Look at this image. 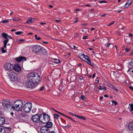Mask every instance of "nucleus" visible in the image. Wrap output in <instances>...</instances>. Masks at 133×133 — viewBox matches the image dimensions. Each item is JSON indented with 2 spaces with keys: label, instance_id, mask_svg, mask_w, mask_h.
I'll list each match as a JSON object with an SVG mask.
<instances>
[{
  "label": "nucleus",
  "instance_id": "1",
  "mask_svg": "<svg viewBox=\"0 0 133 133\" xmlns=\"http://www.w3.org/2000/svg\"><path fill=\"white\" fill-rule=\"evenodd\" d=\"M35 73L32 72L30 73L27 76V82H26V86L30 88H34L35 86H34V78Z\"/></svg>",
  "mask_w": 133,
  "mask_h": 133
},
{
  "label": "nucleus",
  "instance_id": "2",
  "mask_svg": "<svg viewBox=\"0 0 133 133\" xmlns=\"http://www.w3.org/2000/svg\"><path fill=\"white\" fill-rule=\"evenodd\" d=\"M22 101L20 100L14 101L12 105V109L17 111H20L22 109V106L23 105Z\"/></svg>",
  "mask_w": 133,
  "mask_h": 133
},
{
  "label": "nucleus",
  "instance_id": "3",
  "mask_svg": "<svg viewBox=\"0 0 133 133\" xmlns=\"http://www.w3.org/2000/svg\"><path fill=\"white\" fill-rule=\"evenodd\" d=\"M50 116L47 114L45 113L40 115L39 122L45 124L50 121Z\"/></svg>",
  "mask_w": 133,
  "mask_h": 133
},
{
  "label": "nucleus",
  "instance_id": "4",
  "mask_svg": "<svg viewBox=\"0 0 133 133\" xmlns=\"http://www.w3.org/2000/svg\"><path fill=\"white\" fill-rule=\"evenodd\" d=\"M32 104L30 102H27L24 104L22 108L23 111L25 112H29L31 110Z\"/></svg>",
  "mask_w": 133,
  "mask_h": 133
},
{
  "label": "nucleus",
  "instance_id": "5",
  "mask_svg": "<svg viewBox=\"0 0 133 133\" xmlns=\"http://www.w3.org/2000/svg\"><path fill=\"white\" fill-rule=\"evenodd\" d=\"M2 104L4 107V110L6 111H9L11 109H12V105L8 101H4L3 102Z\"/></svg>",
  "mask_w": 133,
  "mask_h": 133
},
{
  "label": "nucleus",
  "instance_id": "6",
  "mask_svg": "<svg viewBox=\"0 0 133 133\" xmlns=\"http://www.w3.org/2000/svg\"><path fill=\"white\" fill-rule=\"evenodd\" d=\"M9 78L12 81H15L17 79V74L14 72L13 71H11L10 73H8Z\"/></svg>",
  "mask_w": 133,
  "mask_h": 133
},
{
  "label": "nucleus",
  "instance_id": "7",
  "mask_svg": "<svg viewBox=\"0 0 133 133\" xmlns=\"http://www.w3.org/2000/svg\"><path fill=\"white\" fill-rule=\"evenodd\" d=\"M3 66L5 70L8 72L11 71L13 68V64L10 63H7L5 64Z\"/></svg>",
  "mask_w": 133,
  "mask_h": 133
},
{
  "label": "nucleus",
  "instance_id": "8",
  "mask_svg": "<svg viewBox=\"0 0 133 133\" xmlns=\"http://www.w3.org/2000/svg\"><path fill=\"white\" fill-rule=\"evenodd\" d=\"M82 56H83L84 58L83 60L87 62L88 64L90 65L93 68H95V65L94 64L91 63L90 58L87 56L84 55V54L82 55Z\"/></svg>",
  "mask_w": 133,
  "mask_h": 133
},
{
  "label": "nucleus",
  "instance_id": "9",
  "mask_svg": "<svg viewBox=\"0 0 133 133\" xmlns=\"http://www.w3.org/2000/svg\"><path fill=\"white\" fill-rule=\"evenodd\" d=\"M31 119L34 122H38L40 121V115L37 114L35 115L32 116Z\"/></svg>",
  "mask_w": 133,
  "mask_h": 133
},
{
  "label": "nucleus",
  "instance_id": "10",
  "mask_svg": "<svg viewBox=\"0 0 133 133\" xmlns=\"http://www.w3.org/2000/svg\"><path fill=\"white\" fill-rule=\"evenodd\" d=\"M34 79L35 81L34 82V84L35 83H39L41 79L39 75L37 73H35L34 75Z\"/></svg>",
  "mask_w": 133,
  "mask_h": 133
},
{
  "label": "nucleus",
  "instance_id": "11",
  "mask_svg": "<svg viewBox=\"0 0 133 133\" xmlns=\"http://www.w3.org/2000/svg\"><path fill=\"white\" fill-rule=\"evenodd\" d=\"M41 47L39 45L35 46L32 48V51L35 53L39 52Z\"/></svg>",
  "mask_w": 133,
  "mask_h": 133
},
{
  "label": "nucleus",
  "instance_id": "12",
  "mask_svg": "<svg viewBox=\"0 0 133 133\" xmlns=\"http://www.w3.org/2000/svg\"><path fill=\"white\" fill-rule=\"evenodd\" d=\"M13 69L15 71L19 72L21 71V67L18 64H15L13 65Z\"/></svg>",
  "mask_w": 133,
  "mask_h": 133
},
{
  "label": "nucleus",
  "instance_id": "13",
  "mask_svg": "<svg viewBox=\"0 0 133 133\" xmlns=\"http://www.w3.org/2000/svg\"><path fill=\"white\" fill-rule=\"evenodd\" d=\"M127 109L128 111H130L133 114V104H129Z\"/></svg>",
  "mask_w": 133,
  "mask_h": 133
},
{
  "label": "nucleus",
  "instance_id": "14",
  "mask_svg": "<svg viewBox=\"0 0 133 133\" xmlns=\"http://www.w3.org/2000/svg\"><path fill=\"white\" fill-rule=\"evenodd\" d=\"M16 60L18 62H20L22 60H26V58L22 57L19 56L16 58Z\"/></svg>",
  "mask_w": 133,
  "mask_h": 133
},
{
  "label": "nucleus",
  "instance_id": "15",
  "mask_svg": "<svg viewBox=\"0 0 133 133\" xmlns=\"http://www.w3.org/2000/svg\"><path fill=\"white\" fill-rule=\"evenodd\" d=\"M128 128L130 130H133V121L130 122L128 124Z\"/></svg>",
  "mask_w": 133,
  "mask_h": 133
},
{
  "label": "nucleus",
  "instance_id": "16",
  "mask_svg": "<svg viewBox=\"0 0 133 133\" xmlns=\"http://www.w3.org/2000/svg\"><path fill=\"white\" fill-rule=\"evenodd\" d=\"M40 52L44 55L46 54L47 53V51L46 50L43 48L41 47L40 50Z\"/></svg>",
  "mask_w": 133,
  "mask_h": 133
},
{
  "label": "nucleus",
  "instance_id": "17",
  "mask_svg": "<svg viewBox=\"0 0 133 133\" xmlns=\"http://www.w3.org/2000/svg\"><path fill=\"white\" fill-rule=\"evenodd\" d=\"M5 118L2 117H0V125H3L5 123Z\"/></svg>",
  "mask_w": 133,
  "mask_h": 133
},
{
  "label": "nucleus",
  "instance_id": "18",
  "mask_svg": "<svg viewBox=\"0 0 133 133\" xmlns=\"http://www.w3.org/2000/svg\"><path fill=\"white\" fill-rule=\"evenodd\" d=\"M131 38L129 36H125L124 37V40L125 42L128 43H129L131 40Z\"/></svg>",
  "mask_w": 133,
  "mask_h": 133
},
{
  "label": "nucleus",
  "instance_id": "19",
  "mask_svg": "<svg viewBox=\"0 0 133 133\" xmlns=\"http://www.w3.org/2000/svg\"><path fill=\"white\" fill-rule=\"evenodd\" d=\"M45 125V127L49 129L51 128L53 125L52 123L51 122H48Z\"/></svg>",
  "mask_w": 133,
  "mask_h": 133
},
{
  "label": "nucleus",
  "instance_id": "20",
  "mask_svg": "<svg viewBox=\"0 0 133 133\" xmlns=\"http://www.w3.org/2000/svg\"><path fill=\"white\" fill-rule=\"evenodd\" d=\"M131 4V0L128 1L126 2L124 6V8H127Z\"/></svg>",
  "mask_w": 133,
  "mask_h": 133
},
{
  "label": "nucleus",
  "instance_id": "21",
  "mask_svg": "<svg viewBox=\"0 0 133 133\" xmlns=\"http://www.w3.org/2000/svg\"><path fill=\"white\" fill-rule=\"evenodd\" d=\"M34 21V19L33 18H28L26 23L28 24H30Z\"/></svg>",
  "mask_w": 133,
  "mask_h": 133
},
{
  "label": "nucleus",
  "instance_id": "22",
  "mask_svg": "<svg viewBox=\"0 0 133 133\" xmlns=\"http://www.w3.org/2000/svg\"><path fill=\"white\" fill-rule=\"evenodd\" d=\"M40 131L41 133H48L49 132V129L48 128L46 130H42Z\"/></svg>",
  "mask_w": 133,
  "mask_h": 133
},
{
  "label": "nucleus",
  "instance_id": "23",
  "mask_svg": "<svg viewBox=\"0 0 133 133\" xmlns=\"http://www.w3.org/2000/svg\"><path fill=\"white\" fill-rule=\"evenodd\" d=\"M2 36L4 38H5L6 39H8V35L7 34L3 32L2 34Z\"/></svg>",
  "mask_w": 133,
  "mask_h": 133
},
{
  "label": "nucleus",
  "instance_id": "24",
  "mask_svg": "<svg viewBox=\"0 0 133 133\" xmlns=\"http://www.w3.org/2000/svg\"><path fill=\"white\" fill-rule=\"evenodd\" d=\"M73 116L77 117L78 118H79L81 119H83L84 120H85L86 119V118L81 116H77L76 115H73Z\"/></svg>",
  "mask_w": 133,
  "mask_h": 133
},
{
  "label": "nucleus",
  "instance_id": "25",
  "mask_svg": "<svg viewBox=\"0 0 133 133\" xmlns=\"http://www.w3.org/2000/svg\"><path fill=\"white\" fill-rule=\"evenodd\" d=\"M6 131L4 128H2L0 127V133H5Z\"/></svg>",
  "mask_w": 133,
  "mask_h": 133
},
{
  "label": "nucleus",
  "instance_id": "26",
  "mask_svg": "<svg viewBox=\"0 0 133 133\" xmlns=\"http://www.w3.org/2000/svg\"><path fill=\"white\" fill-rule=\"evenodd\" d=\"M9 41V40L8 39H6L4 41L3 43L4 44V47H6V44Z\"/></svg>",
  "mask_w": 133,
  "mask_h": 133
},
{
  "label": "nucleus",
  "instance_id": "27",
  "mask_svg": "<svg viewBox=\"0 0 133 133\" xmlns=\"http://www.w3.org/2000/svg\"><path fill=\"white\" fill-rule=\"evenodd\" d=\"M53 60H54V61H52L53 62L56 64H58L60 62V61L59 60L56 59H53Z\"/></svg>",
  "mask_w": 133,
  "mask_h": 133
},
{
  "label": "nucleus",
  "instance_id": "28",
  "mask_svg": "<svg viewBox=\"0 0 133 133\" xmlns=\"http://www.w3.org/2000/svg\"><path fill=\"white\" fill-rule=\"evenodd\" d=\"M47 128L45 127V125L44 127H41L40 129V131L46 130Z\"/></svg>",
  "mask_w": 133,
  "mask_h": 133
},
{
  "label": "nucleus",
  "instance_id": "29",
  "mask_svg": "<svg viewBox=\"0 0 133 133\" xmlns=\"http://www.w3.org/2000/svg\"><path fill=\"white\" fill-rule=\"evenodd\" d=\"M98 89L99 90H102L104 89L105 90H106V88L105 87H102L100 85H99V86L98 87Z\"/></svg>",
  "mask_w": 133,
  "mask_h": 133
},
{
  "label": "nucleus",
  "instance_id": "30",
  "mask_svg": "<svg viewBox=\"0 0 133 133\" xmlns=\"http://www.w3.org/2000/svg\"><path fill=\"white\" fill-rule=\"evenodd\" d=\"M53 115L54 119H58V117L59 116V115L56 114H53Z\"/></svg>",
  "mask_w": 133,
  "mask_h": 133
},
{
  "label": "nucleus",
  "instance_id": "31",
  "mask_svg": "<svg viewBox=\"0 0 133 133\" xmlns=\"http://www.w3.org/2000/svg\"><path fill=\"white\" fill-rule=\"evenodd\" d=\"M6 47H4V46L2 48V51L3 53H5L6 52L5 50V48Z\"/></svg>",
  "mask_w": 133,
  "mask_h": 133
},
{
  "label": "nucleus",
  "instance_id": "32",
  "mask_svg": "<svg viewBox=\"0 0 133 133\" xmlns=\"http://www.w3.org/2000/svg\"><path fill=\"white\" fill-rule=\"evenodd\" d=\"M130 65L133 67V59L131 60L129 64V66H130Z\"/></svg>",
  "mask_w": 133,
  "mask_h": 133
},
{
  "label": "nucleus",
  "instance_id": "33",
  "mask_svg": "<svg viewBox=\"0 0 133 133\" xmlns=\"http://www.w3.org/2000/svg\"><path fill=\"white\" fill-rule=\"evenodd\" d=\"M23 33V32L22 31H19L18 32H15V34L17 35H20L21 34H22Z\"/></svg>",
  "mask_w": 133,
  "mask_h": 133
},
{
  "label": "nucleus",
  "instance_id": "34",
  "mask_svg": "<svg viewBox=\"0 0 133 133\" xmlns=\"http://www.w3.org/2000/svg\"><path fill=\"white\" fill-rule=\"evenodd\" d=\"M35 39H36L37 40H39L41 39V38L40 37H38V36L37 35H35Z\"/></svg>",
  "mask_w": 133,
  "mask_h": 133
},
{
  "label": "nucleus",
  "instance_id": "35",
  "mask_svg": "<svg viewBox=\"0 0 133 133\" xmlns=\"http://www.w3.org/2000/svg\"><path fill=\"white\" fill-rule=\"evenodd\" d=\"M81 99L83 100H85L86 99L85 96L84 95H81Z\"/></svg>",
  "mask_w": 133,
  "mask_h": 133
},
{
  "label": "nucleus",
  "instance_id": "36",
  "mask_svg": "<svg viewBox=\"0 0 133 133\" xmlns=\"http://www.w3.org/2000/svg\"><path fill=\"white\" fill-rule=\"evenodd\" d=\"M4 128L6 129V130H6V131H7V129L8 130V131H9V132L10 131V128L9 127H4Z\"/></svg>",
  "mask_w": 133,
  "mask_h": 133
},
{
  "label": "nucleus",
  "instance_id": "37",
  "mask_svg": "<svg viewBox=\"0 0 133 133\" xmlns=\"http://www.w3.org/2000/svg\"><path fill=\"white\" fill-rule=\"evenodd\" d=\"M36 108H34L32 110V112L33 113H35L36 112Z\"/></svg>",
  "mask_w": 133,
  "mask_h": 133
},
{
  "label": "nucleus",
  "instance_id": "38",
  "mask_svg": "<svg viewBox=\"0 0 133 133\" xmlns=\"http://www.w3.org/2000/svg\"><path fill=\"white\" fill-rule=\"evenodd\" d=\"M18 18L17 17H15L13 18V21H18Z\"/></svg>",
  "mask_w": 133,
  "mask_h": 133
},
{
  "label": "nucleus",
  "instance_id": "39",
  "mask_svg": "<svg viewBox=\"0 0 133 133\" xmlns=\"http://www.w3.org/2000/svg\"><path fill=\"white\" fill-rule=\"evenodd\" d=\"M9 22L8 21L6 20H3L2 22V23H8Z\"/></svg>",
  "mask_w": 133,
  "mask_h": 133
},
{
  "label": "nucleus",
  "instance_id": "40",
  "mask_svg": "<svg viewBox=\"0 0 133 133\" xmlns=\"http://www.w3.org/2000/svg\"><path fill=\"white\" fill-rule=\"evenodd\" d=\"M115 22V21H113L111 23H110L107 26H110L112 24H113Z\"/></svg>",
  "mask_w": 133,
  "mask_h": 133
},
{
  "label": "nucleus",
  "instance_id": "41",
  "mask_svg": "<svg viewBox=\"0 0 133 133\" xmlns=\"http://www.w3.org/2000/svg\"><path fill=\"white\" fill-rule=\"evenodd\" d=\"M44 87H42L39 89V90L40 91H42L44 89Z\"/></svg>",
  "mask_w": 133,
  "mask_h": 133
},
{
  "label": "nucleus",
  "instance_id": "42",
  "mask_svg": "<svg viewBox=\"0 0 133 133\" xmlns=\"http://www.w3.org/2000/svg\"><path fill=\"white\" fill-rule=\"evenodd\" d=\"M130 50V49L128 48H126L125 50V51L126 52H128Z\"/></svg>",
  "mask_w": 133,
  "mask_h": 133
},
{
  "label": "nucleus",
  "instance_id": "43",
  "mask_svg": "<svg viewBox=\"0 0 133 133\" xmlns=\"http://www.w3.org/2000/svg\"><path fill=\"white\" fill-rule=\"evenodd\" d=\"M99 2L101 3H106V2L105 1H99Z\"/></svg>",
  "mask_w": 133,
  "mask_h": 133
},
{
  "label": "nucleus",
  "instance_id": "44",
  "mask_svg": "<svg viewBox=\"0 0 133 133\" xmlns=\"http://www.w3.org/2000/svg\"><path fill=\"white\" fill-rule=\"evenodd\" d=\"M112 104H113V103H114V104L115 105H116V101H112Z\"/></svg>",
  "mask_w": 133,
  "mask_h": 133
},
{
  "label": "nucleus",
  "instance_id": "45",
  "mask_svg": "<svg viewBox=\"0 0 133 133\" xmlns=\"http://www.w3.org/2000/svg\"><path fill=\"white\" fill-rule=\"evenodd\" d=\"M129 88L131 90H133V87L131 86H130L129 87Z\"/></svg>",
  "mask_w": 133,
  "mask_h": 133
},
{
  "label": "nucleus",
  "instance_id": "46",
  "mask_svg": "<svg viewBox=\"0 0 133 133\" xmlns=\"http://www.w3.org/2000/svg\"><path fill=\"white\" fill-rule=\"evenodd\" d=\"M111 44V43H108L107 45L106 46L107 47H109L110 46V45Z\"/></svg>",
  "mask_w": 133,
  "mask_h": 133
},
{
  "label": "nucleus",
  "instance_id": "47",
  "mask_svg": "<svg viewBox=\"0 0 133 133\" xmlns=\"http://www.w3.org/2000/svg\"><path fill=\"white\" fill-rule=\"evenodd\" d=\"M57 113H59V114H61V115L64 116H66L65 115H64V114H63L62 113H61V112H57Z\"/></svg>",
  "mask_w": 133,
  "mask_h": 133
},
{
  "label": "nucleus",
  "instance_id": "48",
  "mask_svg": "<svg viewBox=\"0 0 133 133\" xmlns=\"http://www.w3.org/2000/svg\"><path fill=\"white\" fill-rule=\"evenodd\" d=\"M24 40L23 39H20L18 40V41L19 42H21L22 41H24Z\"/></svg>",
  "mask_w": 133,
  "mask_h": 133
},
{
  "label": "nucleus",
  "instance_id": "49",
  "mask_svg": "<svg viewBox=\"0 0 133 133\" xmlns=\"http://www.w3.org/2000/svg\"><path fill=\"white\" fill-rule=\"evenodd\" d=\"M111 73L112 74H113V75H114L115 76V75H114V74H115L116 73V72L115 71H112L111 72Z\"/></svg>",
  "mask_w": 133,
  "mask_h": 133
},
{
  "label": "nucleus",
  "instance_id": "50",
  "mask_svg": "<svg viewBox=\"0 0 133 133\" xmlns=\"http://www.w3.org/2000/svg\"><path fill=\"white\" fill-rule=\"evenodd\" d=\"M87 37L88 36H85L83 37V39H86L87 38Z\"/></svg>",
  "mask_w": 133,
  "mask_h": 133
},
{
  "label": "nucleus",
  "instance_id": "51",
  "mask_svg": "<svg viewBox=\"0 0 133 133\" xmlns=\"http://www.w3.org/2000/svg\"><path fill=\"white\" fill-rule=\"evenodd\" d=\"M109 86L110 87V88H113V86L112 85H111V84H110V85H109Z\"/></svg>",
  "mask_w": 133,
  "mask_h": 133
},
{
  "label": "nucleus",
  "instance_id": "52",
  "mask_svg": "<svg viewBox=\"0 0 133 133\" xmlns=\"http://www.w3.org/2000/svg\"><path fill=\"white\" fill-rule=\"evenodd\" d=\"M46 24V23H43V22H41L40 23V24L41 25H43L44 24Z\"/></svg>",
  "mask_w": 133,
  "mask_h": 133
},
{
  "label": "nucleus",
  "instance_id": "53",
  "mask_svg": "<svg viewBox=\"0 0 133 133\" xmlns=\"http://www.w3.org/2000/svg\"><path fill=\"white\" fill-rule=\"evenodd\" d=\"M106 15V14H103L101 16L102 17H103L105 16Z\"/></svg>",
  "mask_w": 133,
  "mask_h": 133
},
{
  "label": "nucleus",
  "instance_id": "54",
  "mask_svg": "<svg viewBox=\"0 0 133 133\" xmlns=\"http://www.w3.org/2000/svg\"><path fill=\"white\" fill-rule=\"evenodd\" d=\"M46 28L48 30H50V28L48 26V27H46Z\"/></svg>",
  "mask_w": 133,
  "mask_h": 133
},
{
  "label": "nucleus",
  "instance_id": "55",
  "mask_svg": "<svg viewBox=\"0 0 133 133\" xmlns=\"http://www.w3.org/2000/svg\"><path fill=\"white\" fill-rule=\"evenodd\" d=\"M79 35V34L78 33H75V35H76V36H78V35Z\"/></svg>",
  "mask_w": 133,
  "mask_h": 133
},
{
  "label": "nucleus",
  "instance_id": "56",
  "mask_svg": "<svg viewBox=\"0 0 133 133\" xmlns=\"http://www.w3.org/2000/svg\"><path fill=\"white\" fill-rule=\"evenodd\" d=\"M43 43L44 44H48V42H47L43 41Z\"/></svg>",
  "mask_w": 133,
  "mask_h": 133
},
{
  "label": "nucleus",
  "instance_id": "57",
  "mask_svg": "<svg viewBox=\"0 0 133 133\" xmlns=\"http://www.w3.org/2000/svg\"><path fill=\"white\" fill-rule=\"evenodd\" d=\"M95 76V73H94L92 76L93 78H94Z\"/></svg>",
  "mask_w": 133,
  "mask_h": 133
},
{
  "label": "nucleus",
  "instance_id": "58",
  "mask_svg": "<svg viewBox=\"0 0 133 133\" xmlns=\"http://www.w3.org/2000/svg\"><path fill=\"white\" fill-rule=\"evenodd\" d=\"M55 21L57 22H59L60 21V20L59 19H57L55 20Z\"/></svg>",
  "mask_w": 133,
  "mask_h": 133
},
{
  "label": "nucleus",
  "instance_id": "59",
  "mask_svg": "<svg viewBox=\"0 0 133 133\" xmlns=\"http://www.w3.org/2000/svg\"><path fill=\"white\" fill-rule=\"evenodd\" d=\"M104 96L106 97H108V95H104Z\"/></svg>",
  "mask_w": 133,
  "mask_h": 133
},
{
  "label": "nucleus",
  "instance_id": "60",
  "mask_svg": "<svg viewBox=\"0 0 133 133\" xmlns=\"http://www.w3.org/2000/svg\"><path fill=\"white\" fill-rule=\"evenodd\" d=\"M96 81L98 83L99 82V80L98 79H96Z\"/></svg>",
  "mask_w": 133,
  "mask_h": 133
},
{
  "label": "nucleus",
  "instance_id": "61",
  "mask_svg": "<svg viewBox=\"0 0 133 133\" xmlns=\"http://www.w3.org/2000/svg\"><path fill=\"white\" fill-rule=\"evenodd\" d=\"M103 96H101L100 97V99L101 100H102L103 99Z\"/></svg>",
  "mask_w": 133,
  "mask_h": 133
},
{
  "label": "nucleus",
  "instance_id": "62",
  "mask_svg": "<svg viewBox=\"0 0 133 133\" xmlns=\"http://www.w3.org/2000/svg\"><path fill=\"white\" fill-rule=\"evenodd\" d=\"M50 133H55L54 131H52L50 132Z\"/></svg>",
  "mask_w": 133,
  "mask_h": 133
},
{
  "label": "nucleus",
  "instance_id": "63",
  "mask_svg": "<svg viewBox=\"0 0 133 133\" xmlns=\"http://www.w3.org/2000/svg\"><path fill=\"white\" fill-rule=\"evenodd\" d=\"M113 89L116 90V89L115 88V87L113 86V88H112Z\"/></svg>",
  "mask_w": 133,
  "mask_h": 133
},
{
  "label": "nucleus",
  "instance_id": "64",
  "mask_svg": "<svg viewBox=\"0 0 133 133\" xmlns=\"http://www.w3.org/2000/svg\"><path fill=\"white\" fill-rule=\"evenodd\" d=\"M8 37L10 39H12V38L10 36H9V35H8Z\"/></svg>",
  "mask_w": 133,
  "mask_h": 133
}]
</instances>
